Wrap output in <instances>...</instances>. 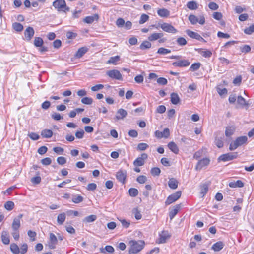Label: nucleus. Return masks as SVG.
Instances as JSON below:
<instances>
[{"instance_id":"f257e3e1","label":"nucleus","mask_w":254,"mask_h":254,"mask_svg":"<svg viewBox=\"0 0 254 254\" xmlns=\"http://www.w3.org/2000/svg\"><path fill=\"white\" fill-rule=\"evenodd\" d=\"M130 245L129 254H135L140 251L144 247V242L142 240H130L129 242Z\"/></svg>"},{"instance_id":"f03ea898","label":"nucleus","mask_w":254,"mask_h":254,"mask_svg":"<svg viewBox=\"0 0 254 254\" xmlns=\"http://www.w3.org/2000/svg\"><path fill=\"white\" fill-rule=\"evenodd\" d=\"M248 138L246 136H242L237 138L234 142H232L229 146V150L231 151L234 150L238 147L246 143Z\"/></svg>"},{"instance_id":"7ed1b4c3","label":"nucleus","mask_w":254,"mask_h":254,"mask_svg":"<svg viewBox=\"0 0 254 254\" xmlns=\"http://www.w3.org/2000/svg\"><path fill=\"white\" fill-rule=\"evenodd\" d=\"M53 6L57 9L58 11H62L66 12L70 10L69 7L66 6L64 0H56L53 2Z\"/></svg>"},{"instance_id":"20e7f679","label":"nucleus","mask_w":254,"mask_h":254,"mask_svg":"<svg viewBox=\"0 0 254 254\" xmlns=\"http://www.w3.org/2000/svg\"><path fill=\"white\" fill-rule=\"evenodd\" d=\"M20 227V223L17 219H13L11 227L13 232L11 235L15 240H18L19 238V228Z\"/></svg>"},{"instance_id":"39448f33","label":"nucleus","mask_w":254,"mask_h":254,"mask_svg":"<svg viewBox=\"0 0 254 254\" xmlns=\"http://www.w3.org/2000/svg\"><path fill=\"white\" fill-rule=\"evenodd\" d=\"M238 154L237 152L228 153L220 155L218 160V161H222L223 162L229 161L236 158Z\"/></svg>"},{"instance_id":"423d86ee","label":"nucleus","mask_w":254,"mask_h":254,"mask_svg":"<svg viewBox=\"0 0 254 254\" xmlns=\"http://www.w3.org/2000/svg\"><path fill=\"white\" fill-rule=\"evenodd\" d=\"M181 194L182 192L180 190L171 194L167 197L165 202L166 204L169 205L176 201L180 198Z\"/></svg>"},{"instance_id":"0eeeda50","label":"nucleus","mask_w":254,"mask_h":254,"mask_svg":"<svg viewBox=\"0 0 254 254\" xmlns=\"http://www.w3.org/2000/svg\"><path fill=\"white\" fill-rule=\"evenodd\" d=\"M189 20L193 25L196 24L197 22L201 25H203L205 23V18L203 16H200L198 18L195 15L191 14L189 16Z\"/></svg>"},{"instance_id":"6e6552de","label":"nucleus","mask_w":254,"mask_h":254,"mask_svg":"<svg viewBox=\"0 0 254 254\" xmlns=\"http://www.w3.org/2000/svg\"><path fill=\"white\" fill-rule=\"evenodd\" d=\"M107 75L110 78L118 80H122L123 78L120 71L116 69L109 70L106 73Z\"/></svg>"},{"instance_id":"1a4fd4ad","label":"nucleus","mask_w":254,"mask_h":254,"mask_svg":"<svg viewBox=\"0 0 254 254\" xmlns=\"http://www.w3.org/2000/svg\"><path fill=\"white\" fill-rule=\"evenodd\" d=\"M127 175V171L126 170L121 169L116 173V177L119 182L124 184L126 182Z\"/></svg>"},{"instance_id":"9d476101","label":"nucleus","mask_w":254,"mask_h":254,"mask_svg":"<svg viewBox=\"0 0 254 254\" xmlns=\"http://www.w3.org/2000/svg\"><path fill=\"white\" fill-rule=\"evenodd\" d=\"M161 29L165 32L175 34L177 32V30L174 26L167 23H163L160 25Z\"/></svg>"},{"instance_id":"9b49d317","label":"nucleus","mask_w":254,"mask_h":254,"mask_svg":"<svg viewBox=\"0 0 254 254\" xmlns=\"http://www.w3.org/2000/svg\"><path fill=\"white\" fill-rule=\"evenodd\" d=\"M210 159L208 158H203L199 160L195 166V170L200 171L205 167L207 166L210 163Z\"/></svg>"},{"instance_id":"f8f14e48","label":"nucleus","mask_w":254,"mask_h":254,"mask_svg":"<svg viewBox=\"0 0 254 254\" xmlns=\"http://www.w3.org/2000/svg\"><path fill=\"white\" fill-rule=\"evenodd\" d=\"M147 158V155L146 153H143L140 157H137L133 162L134 166L136 167L141 166L144 164L145 160Z\"/></svg>"},{"instance_id":"ddd939ff","label":"nucleus","mask_w":254,"mask_h":254,"mask_svg":"<svg viewBox=\"0 0 254 254\" xmlns=\"http://www.w3.org/2000/svg\"><path fill=\"white\" fill-rule=\"evenodd\" d=\"M127 111L124 109L120 108L117 111L116 116L114 118V120L116 121L123 120L127 116Z\"/></svg>"},{"instance_id":"4468645a","label":"nucleus","mask_w":254,"mask_h":254,"mask_svg":"<svg viewBox=\"0 0 254 254\" xmlns=\"http://www.w3.org/2000/svg\"><path fill=\"white\" fill-rule=\"evenodd\" d=\"M170 135V131L168 128H165L163 131H160L156 130L155 132V136L157 138H161L164 137L165 138H168Z\"/></svg>"},{"instance_id":"2eb2a0df","label":"nucleus","mask_w":254,"mask_h":254,"mask_svg":"<svg viewBox=\"0 0 254 254\" xmlns=\"http://www.w3.org/2000/svg\"><path fill=\"white\" fill-rule=\"evenodd\" d=\"M171 236L167 231H163L159 234V238L158 239L159 243H165L166 241L170 238Z\"/></svg>"},{"instance_id":"dca6fc26","label":"nucleus","mask_w":254,"mask_h":254,"mask_svg":"<svg viewBox=\"0 0 254 254\" xmlns=\"http://www.w3.org/2000/svg\"><path fill=\"white\" fill-rule=\"evenodd\" d=\"M190 62L188 60H183L173 62L172 65L175 67H183L189 66Z\"/></svg>"},{"instance_id":"f3484780","label":"nucleus","mask_w":254,"mask_h":254,"mask_svg":"<svg viewBox=\"0 0 254 254\" xmlns=\"http://www.w3.org/2000/svg\"><path fill=\"white\" fill-rule=\"evenodd\" d=\"M34 29L31 27H28L24 31L25 39L30 41L34 35Z\"/></svg>"},{"instance_id":"a211bd4d","label":"nucleus","mask_w":254,"mask_h":254,"mask_svg":"<svg viewBox=\"0 0 254 254\" xmlns=\"http://www.w3.org/2000/svg\"><path fill=\"white\" fill-rule=\"evenodd\" d=\"M187 34L190 37L195 39L199 41H205V40L197 33L192 31L190 30H187L186 31Z\"/></svg>"},{"instance_id":"6ab92c4d","label":"nucleus","mask_w":254,"mask_h":254,"mask_svg":"<svg viewBox=\"0 0 254 254\" xmlns=\"http://www.w3.org/2000/svg\"><path fill=\"white\" fill-rule=\"evenodd\" d=\"M58 239L54 234L51 233H50V242L49 243V247L51 249L55 248L56 245L57 244Z\"/></svg>"},{"instance_id":"aec40b11","label":"nucleus","mask_w":254,"mask_h":254,"mask_svg":"<svg viewBox=\"0 0 254 254\" xmlns=\"http://www.w3.org/2000/svg\"><path fill=\"white\" fill-rule=\"evenodd\" d=\"M237 102L240 106V107H245L246 109H248L250 105V104L249 103V101L247 102L246 100L241 96H239L237 97Z\"/></svg>"},{"instance_id":"412c9836","label":"nucleus","mask_w":254,"mask_h":254,"mask_svg":"<svg viewBox=\"0 0 254 254\" xmlns=\"http://www.w3.org/2000/svg\"><path fill=\"white\" fill-rule=\"evenodd\" d=\"M99 19V15L97 14H95L92 16H86L83 19V21L85 23L88 24H91L93 23L95 20L97 21Z\"/></svg>"},{"instance_id":"4be33fe9","label":"nucleus","mask_w":254,"mask_h":254,"mask_svg":"<svg viewBox=\"0 0 254 254\" xmlns=\"http://www.w3.org/2000/svg\"><path fill=\"white\" fill-rule=\"evenodd\" d=\"M236 129V127L234 126H228L226 127L225 134L226 137H229L232 135Z\"/></svg>"},{"instance_id":"5701e85b","label":"nucleus","mask_w":254,"mask_h":254,"mask_svg":"<svg viewBox=\"0 0 254 254\" xmlns=\"http://www.w3.org/2000/svg\"><path fill=\"white\" fill-rule=\"evenodd\" d=\"M88 50V48L86 47L80 48L75 55V57L77 58L82 57Z\"/></svg>"},{"instance_id":"b1692460","label":"nucleus","mask_w":254,"mask_h":254,"mask_svg":"<svg viewBox=\"0 0 254 254\" xmlns=\"http://www.w3.org/2000/svg\"><path fill=\"white\" fill-rule=\"evenodd\" d=\"M163 36V34L162 33H153L148 37V39L150 41H154L160 39Z\"/></svg>"},{"instance_id":"393cba45","label":"nucleus","mask_w":254,"mask_h":254,"mask_svg":"<svg viewBox=\"0 0 254 254\" xmlns=\"http://www.w3.org/2000/svg\"><path fill=\"white\" fill-rule=\"evenodd\" d=\"M120 61V57L119 56H116L111 57L107 62V63L109 64L117 65L119 64Z\"/></svg>"},{"instance_id":"a878e982","label":"nucleus","mask_w":254,"mask_h":254,"mask_svg":"<svg viewBox=\"0 0 254 254\" xmlns=\"http://www.w3.org/2000/svg\"><path fill=\"white\" fill-rule=\"evenodd\" d=\"M180 208V205L177 204L174 207V208L169 212V217L171 220L173 219L174 216L178 213Z\"/></svg>"},{"instance_id":"bb28decb","label":"nucleus","mask_w":254,"mask_h":254,"mask_svg":"<svg viewBox=\"0 0 254 254\" xmlns=\"http://www.w3.org/2000/svg\"><path fill=\"white\" fill-rule=\"evenodd\" d=\"M224 244L221 241H219L214 244L212 246V249L215 252H218L221 250L224 247Z\"/></svg>"},{"instance_id":"cd10ccee","label":"nucleus","mask_w":254,"mask_h":254,"mask_svg":"<svg viewBox=\"0 0 254 254\" xmlns=\"http://www.w3.org/2000/svg\"><path fill=\"white\" fill-rule=\"evenodd\" d=\"M168 147L173 153L176 154H178L179 150L177 145L175 142L173 141L169 142L168 144Z\"/></svg>"},{"instance_id":"c85d7f7f","label":"nucleus","mask_w":254,"mask_h":254,"mask_svg":"<svg viewBox=\"0 0 254 254\" xmlns=\"http://www.w3.org/2000/svg\"><path fill=\"white\" fill-rule=\"evenodd\" d=\"M178 185V181L174 178H172L169 179L168 181V186L172 189H176L177 188Z\"/></svg>"},{"instance_id":"c756f323","label":"nucleus","mask_w":254,"mask_h":254,"mask_svg":"<svg viewBox=\"0 0 254 254\" xmlns=\"http://www.w3.org/2000/svg\"><path fill=\"white\" fill-rule=\"evenodd\" d=\"M223 136L222 135L221 136H217L215 139V144L219 148L223 146Z\"/></svg>"},{"instance_id":"7c9ffc66","label":"nucleus","mask_w":254,"mask_h":254,"mask_svg":"<svg viewBox=\"0 0 254 254\" xmlns=\"http://www.w3.org/2000/svg\"><path fill=\"white\" fill-rule=\"evenodd\" d=\"M157 13L161 17H167L170 15V11L167 9L161 8L157 10Z\"/></svg>"},{"instance_id":"2f4dec72","label":"nucleus","mask_w":254,"mask_h":254,"mask_svg":"<svg viewBox=\"0 0 254 254\" xmlns=\"http://www.w3.org/2000/svg\"><path fill=\"white\" fill-rule=\"evenodd\" d=\"M229 186L231 188H241L244 186V183L241 180H237L236 182H231L229 183Z\"/></svg>"},{"instance_id":"473e14b6","label":"nucleus","mask_w":254,"mask_h":254,"mask_svg":"<svg viewBox=\"0 0 254 254\" xmlns=\"http://www.w3.org/2000/svg\"><path fill=\"white\" fill-rule=\"evenodd\" d=\"M100 252L103 254H106L107 252L109 253H113L114 252V248L110 245L105 246L104 248L100 249Z\"/></svg>"},{"instance_id":"72a5a7b5","label":"nucleus","mask_w":254,"mask_h":254,"mask_svg":"<svg viewBox=\"0 0 254 254\" xmlns=\"http://www.w3.org/2000/svg\"><path fill=\"white\" fill-rule=\"evenodd\" d=\"M1 240L2 242L6 245L9 244L8 233L7 231H3L1 235Z\"/></svg>"},{"instance_id":"f704fd0d","label":"nucleus","mask_w":254,"mask_h":254,"mask_svg":"<svg viewBox=\"0 0 254 254\" xmlns=\"http://www.w3.org/2000/svg\"><path fill=\"white\" fill-rule=\"evenodd\" d=\"M171 101L174 105H177L179 103L180 98L177 93H172L171 94Z\"/></svg>"},{"instance_id":"c9c22d12","label":"nucleus","mask_w":254,"mask_h":254,"mask_svg":"<svg viewBox=\"0 0 254 254\" xmlns=\"http://www.w3.org/2000/svg\"><path fill=\"white\" fill-rule=\"evenodd\" d=\"M41 135L44 138H49L53 135V131L50 129H44L41 131Z\"/></svg>"},{"instance_id":"e433bc0d","label":"nucleus","mask_w":254,"mask_h":254,"mask_svg":"<svg viewBox=\"0 0 254 254\" xmlns=\"http://www.w3.org/2000/svg\"><path fill=\"white\" fill-rule=\"evenodd\" d=\"M152 44L150 42V41H144L140 45V49L141 50H145L146 49H149L151 47Z\"/></svg>"},{"instance_id":"4c0bfd02","label":"nucleus","mask_w":254,"mask_h":254,"mask_svg":"<svg viewBox=\"0 0 254 254\" xmlns=\"http://www.w3.org/2000/svg\"><path fill=\"white\" fill-rule=\"evenodd\" d=\"M208 190V185L206 183L202 184L200 186V193L202 194V196H204Z\"/></svg>"},{"instance_id":"58836bf2","label":"nucleus","mask_w":254,"mask_h":254,"mask_svg":"<svg viewBox=\"0 0 254 254\" xmlns=\"http://www.w3.org/2000/svg\"><path fill=\"white\" fill-rule=\"evenodd\" d=\"M66 218V215L64 213H61L57 217V222L59 225H62Z\"/></svg>"},{"instance_id":"ea45409f","label":"nucleus","mask_w":254,"mask_h":254,"mask_svg":"<svg viewBox=\"0 0 254 254\" xmlns=\"http://www.w3.org/2000/svg\"><path fill=\"white\" fill-rule=\"evenodd\" d=\"M43 44L42 38L39 37H36L34 40V45L36 47H41Z\"/></svg>"},{"instance_id":"a19ab883","label":"nucleus","mask_w":254,"mask_h":254,"mask_svg":"<svg viewBox=\"0 0 254 254\" xmlns=\"http://www.w3.org/2000/svg\"><path fill=\"white\" fill-rule=\"evenodd\" d=\"M187 7L190 10H195L198 8L197 4L195 1H189L187 4Z\"/></svg>"},{"instance_id":"79ce46f5","label":"nucleus","mask_w":254,"mask_h":254,"mask_svg":"<svg viewBox=\"0 0 254 254\" xmlns=\"http://www.w3.org/2000/svg\"><path fill=\"white\" fill-rule=\"evenodd\" d=\"M10 250L12 253L14 254H19L20 253V249L19 247L15 243H12L11 244Z\"/></svg>"},{"instance_id":"37998d69","label":"nucleus","mask_w":254,"mask_h":254,"mask_svg":"<svg viewBox=\"0 0 254 254\" xmlns=\"http://www.w3.org/2000/svg\"><path fill=\"white\" fill-rule=\"evenodd\" d=\"M132 213L134 214L136 219L140 220L141 219L142 215L140 213V211H139L137 208H135L132 210Z\"/></svg>"},{"instance_id":"c03bdc74","label":"nucleus","mask_w":254,"mask_h":254,"mask_svg":"<svg viewBox=\"0 0 254 254\" xmlns=\"http://www.w3.org/2000/svg\"><path fill=\"white\" fill-rule=\"evenodd\" d=\"M97 219V216L95 215H90L89 216H88L86 217L84 220L83 221L85 222L86 223H90L94 222Z\"/></svg>"},{"instance_id":"a18cd8bd","label":"nucleus","mask_w":254,"mask_h":254,"mask_svg":"<svg viewBox=\"0 0 254 254\" xmlns=\"http://www.w3.org/2000/svg\"><path fill=\"white\" fill-rule=\"evenodd\" d=\"M14 207V203L11 201H7L4 204V208L8 211L12 210Z\"/></svg>"},{"instance_id":"49530a36","label":"nucleus","mask_w":254,"mask_h":254,"mask_svg":"<svg viewBox=\"0 0 254 254\" xmlns=\"http://www.w3.org/2000/svg\"><path fill=\"white\" fill-rule=\"evenodd\" d=\"M12 27L13 29L17 32H20L23 29V25L21 23L18 22L14 23L12 24Z\"/></svg>"},{"instance_id":"de8ad7c7","label":"nucleus","mask_w":254,"mask_h":254,"mask_svg":"<svg viewBox=\"0 0 254 254\" xmlns=\"http://www.w3.org/2000/svg\"><path fill=\"white\" fill-rule=\"evenodd\" d=\"M83 200V197L79 195L73 196L72 201L74 203H79Z\"/></svg>"},{"instance_id":"09e8293b","label":"nucleus","mask_w":254,"mask_h":254,"mask_svg":"<svg viewBox=\"0 0 254 254\" xmlns=\"http://www.w3.org/2000/svg\"><path fill=\"white\" fill-rule=\"evenodd\" d=\"M157 53L160 55H166L171 53V50L165 48L161 47L158 49Z\"/></svg>"},{"instance_id":"8fccbe9b","label":"nucleus","mask_w":254,"mask_h":254,"mask_svg":"<svg viewBox=\"0 0 254 254\" xmlns=\"http://www.w3.org/2000/svg\"><path fill=\"white\" fill-rule=\"evenodd\" d=\"M244 33L248 35H251L254 32V24H253L244 29Z\"/></svg>"},{"instance_id":"3c124183","label":"nucleus","mask_w":254,"mask_h":254,"mask_svg":"<svg viewBox=\"0 0 254 254\" xmlns=\"http://www.w3.org/2000/svg\"><path fill=\"white\" fill-rule=\"evenodd\" d=\"M201 64L200 63H193L190 68V70L192 71L197 70L200 67Z\"/></svg>"},{"instance_id":"603ef678","label":"nucleus","mask_w":254,"mask_h":254,"mask_svg":"<svg viewBox=\"0 0 254 254\" xmlns=\"http://www.w3.org/2000/svg\"><path fill=\"white\" fill-rule=\"evenodd\" d=\"M160 172V169L158 167H154L151 169V173L153 176H159Z\"/></svg>"},{"instance_id":"864d4df0","label":"nucleus","mask_w":254,"mask_h":254,"mask_svg":"<svg viewBox=\"0 0 254 254\" xmlns=\"http://www.w3.org/2000/svg\"><path fill=\"white\" fill-rule=\"evenodd\" d=\"M81 102L86 105H91L93 102V99L89 97H84L81 99Z\"/></svg>"},{"instance_id":"5fc2aeb1","label":"nucleus","mask_w":254,"mask_h":254,"mask_svg":"<svg viewBox=\"0 0 254 254\" xmlns=\"http://www.w3.org/2000/svg\"><path fill=\"white\" fill-rule=\"evenodd\" d=\"M129 194L130 196L132 197H135L138 194V191L137 189L135 188H130L128 190Z\"/></svg>"},{"instance_id":"6e6d98bb","label":"nucleus","mask_w":254,"mask_h":254,"mask_svg":"<svg viewBox=\"0 0 254 254\" xmlns=\"http://www.w3.org/2000/svg\"><path fill=\"white\" fill-rule=\"evenodd\" d=\"M149 18V17L148 15H147L145 14H142L141 15V17H140V20L139 21V24H142L144 23L145 22H146L148 20Z\"/></svg>"},{"instance_id":"4d7b16f0","label":"nucleus","mask_w":254,"mask_h":254,"mask_svg":"<svg viewBox=\"0 0 254 254\" xmlns=\"http://www.w3.org/2000/svg\"><path fill=\"white\" fill-rule=\"evenodd\" d=\"M251 48L249 45H245L240 47V50L242 53H247L250 52Z\"/></svg>"},{"instance_id":"13d9d810","label":"nucleus","mask_w":254,"mask_h":254,"mask_svg":"<svg viewBox=\"0 0 254 254\" xmlns=\"http://www.w3.org/2000/svg\"><path fill=\"white\" fill-rule=\"evenodd\" d=\"M148 147V145L145 143H139L137 145V150L140 151H143L146 149Z\"/></svg>"},{"instance_id":"bf43d9fd","label":"nucleus","mask_w":254,"mask_h":254,"mask_svg":"<svg viewBox=\"0 0 254 254\" xmlns=\"http://www.w3.org/2000/svg\"><path fill=\"white\" fill-rule=\"evenodd\" d=\"M147 177L144 175H140L136 179V181L140 184L145 183Z\"/></svg>"},{"instance_id":"052dcab7","label":"nucleus","mask_w":254,"mask_h":254,"mask_svg":"<svg viewBox=\"0 0 254 254\" xmlns=\"http://www.w3.org/2000/svg\"><path fill=\"white\" fill-rule=\"evenodd\" d=\"M177 43L180 46H184L187 44L186 40L183 37H179L177 39Z\"/></svg>"},{"instance_id":"680f3d73","label":"nucleus","mask_w":254,"mask_h":254,"mask_svg":"<svg viewBox=\"0 0 254 254\" xmlns=\"http://www.w3.org/2000/svg\"><path fill=\"white\" fill-rule=\"evenodd\" d=\"M28 136L33 140H37L39 139V135L35 132H31L28 134Z\"/></svg>"},{"instance_id":"e2e57ef3","label":"nucleus","mask_w":254,"mask_h":254,"mask_svg":"<svg viewBox=\"0 0 254 254\" xmlns=\"http://www.w3.org/2000/svg\"><path fill=\"white\" fill-rule=\"evenodd\" d=\"M57 161L59 165H63L66 162V158L64 157H59L57 159Z\"/></svg>"},{"instance_id":"0e129e2a","label":"nucleus","mask_w":254,"mask_h":254,"mask_svg":"<svg viewBox=\"0 0 254 254\" xmlns=\"http://www.w3.org/2000/svg\"><path fill=\"white\" fill-rule=\"evenodd\" d=\"M116 24L118 27H122L125 24V20L122 18L117 19Z\"/></svg>"},{"instance_id":"69168bd1","label":"nucleus","mask_w":254,"mask_h":254,"mask_svg":"<svg viewBox=\"0 0 254 254\" xmlns=\"http://www.w3.org/2000/svg\"><path fill=\"white\" fill-rule=\"evenodd\" d=\"M51 117L56 121H59L63 119V117L61 116V115L58 113H54L51 115Z\"/></svg>"},{"instance_id":"338daca9","label":"nucleus","mask_w":254,"mask_h":254,"mask_svg":"<svg viewBox=\"0 0 254 254\" xmlns=\"http://www.w3.org/2000/svg\"><path fill=\"white\" fill-rule=\"evenodd\" d=\"M104 88L103 84H97L91 87V89L92 91L96 92Z\"/></svg>"},{"instance_id":"774afa93","label":"nucleus","mask_w":254,"mask_h":254,"mask_svg":"<svg viewBox=\"0 0 254 254\" xmlns=\"http://www.w3.org/2000/svg\"><path fill=\"white\" fill-rule=\"evenodd\" d=\"M96 188H97L96 184L95 183H89L87 185V189L90 191H93L95 190H96Z\"/></svg>"}]
</instances>
